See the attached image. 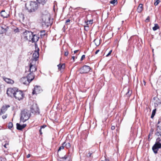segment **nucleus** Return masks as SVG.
I'll return each instance as SVG.
<instances>
[{
  "mask_svg": "<svg viewBox=\"0 0 161 161\" xmlns=\"http://www.w3.org/2000/svg\"><path fill=\"white\" fill-rule=\"evenodd\" d=\"M39 4L37 2L30 1L25 4V8L29 13L35 12L39 8Z\"/></svg>",
  "mask_w": 161,
  "mask_h": 161,
  "instance_id": "f257e3e1",
  "label": "nucleus"
},
{
  "mask_svg": "<svg viewBox=\"0 0 161 161\" xmlns=\"http://www.w3.org/2000/svg\"><path fill=\"white\" fill-rule=\"evenodd\" d=\"M30 116V111L27 109H25L21 112L20 121L23 123L25 122L29 119Z\"/></svg>",
  "mask_w": 161,
  "mask_h": 161,
  "instance_id": "f03ea898",
  "label": "nucleus"
},
{
  "mask_svg": "<svg viewBox=\"0 0 161 161\" xmlns=\"http://www.w3.org/2000/svg\"><path fill=\"white\" fill-rule=\"evenodd\" d=\"M42 16V24L43 26H48L50 24V19L49 16L46 15H49L47 12L43 14Z\"/></svg>",
  "mask_w": 161,
  "mask_h": 161,
  "instance_id": "7ed1b4c3",
  "label": "nucleus"
},
{
  "mask_svg": "<svg viewBox=\"0 0 161 161\" xmlns=\"http://www.w3.org/2000/svg\"><path fill=\"white\" fill-rule=\"evenodd\" d=\"M157 142L153 146L152 149L155 153H157L159 148L161 147V143L159 142H161V139L160 137H158L157 139Z\"/></svg>",
  "mask_w": 161,
  "mask_h": 161,
  "instance_id": "20e7f679",
  "label": "nucleus"
},
{
  "mask_svg": "<svg viewBox=\"0 0 161 161\" xmlns=\"http://www.w3.org/2000/svg\"><path fill=\"white\" fill-rule=\"evenodd\" d=\"M32 35V32L29 31H26L22 34L21 37L22 39L24 41L30 40L31 35Z\"/></svg>",
  "mask_w": 161,
  "mask_h": 161,
  "instance_id": "39448f33",
  "label": "nucleus"
},
{
  "mask_svg": "<svg viewBox=\"0 0 161 161\" xmlns=\"http://www.w3.org/2000/svg\"><path fill=\"white\" fill-rule=\"evenodd\" d=\"M31 113L34 114L40 113L39 109L37 104H33L31 107Z\"/></svg>",
  "mask_w": 161,
  "mask_h": 161,
  "instance_id": "423d86ee",
  "label": "nucleus"
},
{
  "mask_svg": "<svg viewBox=\"0 0 161 161\" xmlns=\"http://www.w3.org/2000/svg\"><path fill=\"white\" fill-rule=\"evenodd\" d=\"M14 97L16 99H17L18 100H20L23 98L24 94L22 91L16 90V91Z\"/></svg>",
  "mask_w": 161,
  "mask_h": 161,
  "instance_id": "0eeeda50",
  "label": "nucleus"
},
{
  "mask_svg": "<svg viewBox=\"0 0 161 161\" xmlns=\"http://www.w3.org/2000/svg\"><path fill=\"white\" fill-rule=\"evenodd\" d=\"M90 66L85 65L79 69L80 73L81 74L87 73L90 70Z\"/></svg>",
  "mask_w": 161,
  "mask_h": 161,
  "instance_id": "6e6552de",
  "label": "nucleus"
},
{
  "mask_svg": "<svg viewBox=\"0 0 161 161\" xmlns=\"http://www.w3.org/2000/svg\"><path fill=\"white\" fill-rule=\"evenodd\" d=\"M15 92L16 91H15L14 89L9 88H8L7 90V93L8 96L12 97H14Z\"/></svg>",
  "mask_w": 161,
  "mask_h": 161,
  "instance_id": "1a4fd4ad",
  "label": "nucleus"
},
{
  "mask_svg": "<svg viewBox=\"0 0 161 161\" xmlns=\"http://www.w3.org/2000/svg\"><path fill=\"white\" fill-rule=\"evenodd\" d=\"M39 39V37L37 35H33L32 33V35H31L30 40L29 41L32 42H35L38 40Z\"/></svg>",
  "mask_w": 161,
  "mask_h": 161,
  "instance_id": "9d476101",
  "label": "nucleus"
},
{
  "mask_svg": "<svg viewBox=\"0 0 161 161\" xmlns=\"http://www.w3.org/2000/svg\"><path fill=\"white\" fill-rule=\"evenodd\" d=\"M8 27L5 25L0 26V35L6 33L8 30Z\"/></svg>",
  "mask_w": 161,
  "mask_h": 161,
  "instance_id": "9b49d317",
  "label": "nucleus"
},
{
  "mask_svg": "<svg viewBox=\"0 0 161 161\" xmlns=\"http://www.w3.org/2000/svg\"><path fill=\"white\" fill-rule=\"evenodd\" d=\"M39 56V54L38 52L35 51L32 55V60L36 62Z\"/></svg>",
  "mask_w": 161,
  "mask_h": 161,
  "instance_id": "f8f14e48",
  "label": "nucleus"
},
{
  "mask_svg": "<svg viewBox=\"0 0 161 161\" xmlns=\"http://www.w3.org/2000/svg\"><path fill=\"white\" fill-rule=\"evenodd\" d=\"M36 70V68L35 64H33L31 63L30 64L29 72H30L33 73Z\"/></svg>",
  "mask_w": 161,
  "mask_h": 161,
  "instance_id": "ddd939ff",
  "label": "nucleus"
},
{
  "mask_svg": "<svg viewBox=\"0 0 161 161\" xmlns=\"http://www.w3.org/2000/svg\"><path fill=\"white\" fill-rule=\"evenodd\" d=\"M41 91V87L40 86H36L34 87L33 90L32 94H37L39 93Z\"/></svg>",
  "mask_w": 161,
  "mask_h": 161,
  "instance_id": "4468645a",
  "label": "nucleus"
},
{
  "mask_svg": "<svg viewBox=\"0 0 161 161\" xmlns=\"http://www.w3.org/2000/svg\"><path fill=\"white\" fill-rule=\"evenodd\" d=\"M21 82L23 84L26 85H28L31 82L26 77H24L21 78Z\"/></svg>",
  "mask_w": 161,
  "mask_h": 161,
  "instance_id": "2eb2a0df",
  "label": "nucleus"
},
{
  "mask_svg": "<svg viewBox=\"0 0 161 161\" xmlns=\"http://www.w3.org/2000/svg\"><path fill=\"white\" fill-rule=\"evenodd\" d=\"M153 99L155 100L154 105L155 107H157L159 105L161 104V101L158 97H154Z\"/></svg>",
  "mask_w": 161,
  "mask_h": 161,
  "instance_id": "dca6fc26",
  "label": "nucleus"
},
{
  "mask_svg": "<svg viewBox=\"0 0 161 161\" xmlns=\"http://www.w3.org/2000/svg\"><path fill=\"white\" fill-rule=\"evenodd\" d=\"M10 106L9 105H3L1 109L0 114L1 115L3 114L7 110V108L9 107Z\"/></svg>",
  "mask_w": 161,
  "mask_h": 161,
  "instance_id": "f3484780",
  "label": "nucleus"
},
{
  "mask_svg": "<svg viewBox=\"0 0 161 161\" xmlns=\"http://www.w3.org/2000/svg\"><path fill=\"white\" fill-rule=\"evenodd\" d=\"M3 78L8 84H12L14 82V81L10 78H7L4 76L3 77Z\"/></svg>",
  "mask_w": 161,
  "mask_h": 161,
  "instance_id": "a211bd4d",
  "label": "nucleus"
},
{
  "mask_svg": "<svg viewBox=\"0 0 161 161\" xmlns=\"http://www.w3.org/2000/svg\"><path fill=\"white\" fill-rule=\"evenodd\" d=\"M26 77L30 80V81L31 82L33 80L34 78V75L33 73L30 72Z\"/></svg>",
  "mask_w": 161,
  "mask_h": 161,
  "instance_id": "6ab92c4d",
  "label": "nucleus"
},
{
  "mask_svg": "<svg viewBox=\"0 0 161 161\" xmlns=\"http://www.w3.org/2000/svg\"><path fill=\"white\" fill-rule=\"evenodd\" d=\"M26 125V124H24L22 125H21L19 123H17L16 124V128L18 130H21L25 128Z\"/></svg>",
  "mask_w": 161,
  "mask_h": 161,
  "instance_id": "aec40b11",
  "label": "nucleus"
},
{
  "mask_svg": "<svg viewBox=\"0 0 161 161\" xmlns=\"http://www.w3.org/2000/svg\"><path fill=\"white\" fill-rule=\"evenodd\" d=\"M69 156L65 155L64 157L60 158V161H69Z\"/></svg>",
  "mask_w": 161,
  "mask_h": 161,
  "instance_id": "412c9836",
  "label": "nucleus"
},
{
  "mask_svg": "<svg viewBox=\"0 0 161 161\" xmlns=\"http://www.w3.org/2000/svg\"><path fill=\"white\" fill-rule=\"evenodd\" d=\"M1 16L3 18H7L9 16V14H7L5 11H2L0 13Z\"/></svg>",
  "mask_w": 161,
  "mask_h": 161,
  "instance_id": "4be33fe9",
  "label": "nucleus"
},
{
  "mask_svg": "<svg viewBox=\"0 0 161 161\" xmlns=\"http://www.w3.org/2000/svg\"><path fill=\"white\" fill-rule=\"evenodd\" d=\"M143 9V5L142 4H140L138 7L137 11L138 13H140L142 11Z\"/></svg>",
  "mask_w": 161,
  "mask_h": 161,
  "instance_id": "5701e85b",
  "label": "nucleus"
},
{
  "mask_svg": "<svg viewBox=\"0 0 161 161\" xmlns=\"http://www.w3.org/2000/svg\"><path fill=\"white\" fill-rule=\"evenodd\" d=\"M58 69L60 71H62L65 68V65L64 64H59L58 65Z\"/></svg>",
  "mask_w": 161,
  "mask_h": 161,
  "instance_id": "b1692460",
  "label": "nucleus"
},
{
  "mask_svg": "<svg viewBox=\"0 0 161 161\" xmlns=\"http://www.w3.org/2000/svg\"><path fill=\"white\" fill-rule=\"evenodd\" d=\"M62 145L64 146L67 148H69L70 147V143L68 142H67L66 141H65L63 144Z\"/></svg>",
  "mask_w": 161,
  "mask_h": 161,
  "instance_id": "393cba45",
  "label": "nucleus"
},
{
  "mask_svg": "<svg viewBox=\"0 0 161 161\" xmlns=\"http://www.w3.org/2000/svg\"><path fill=\"white\" fill-rule=\"evenodd\" d=\"M47 0H36L37 3L39 4H41L42 5H44L46 4Z\"/></svg>",
  "mask_w": 161,
  "mask_h": 161,
  "instance_id": "a878e982",
  "label": "nucleus"
},
{
  "mask_svg": "<svg viewBox=\"0 0 161 161\" xmlns=\"http://www.w3.org/2000/svg\"><path fill=\"white\" fill-rule=\"evenodd\" d=\"M159 27L158 24H154V26L153 28V30L154 31H155L158 29H159Z\"/></svg>",
  "mask_w": 161,
  "mask_h": 161,
  "instance_id": "bb28decb",
  "label": "nucleus"
},
{
  "mask_svg": "<svg viewBox=\"0 0 161 161\" xmlns=\"http://www.w3.org/2000/svg\"><path fill=\"white\" fill-rule=\"evenodd\" d=\"M132 93L131 91H130L129 89H128V91L127 93L125 94V96L127 97H130Z\"/></svg>",
  "mask_w": 161,
  "mask_h": 161,
  "instance_id": "cd10ccee",
  "label": "nucleus"
},
{
  "mask_svg": "<svg viewBox=\"0 0 161 161\" xmlns=\"http://www.w3.org/2000/svg\"><path fill=\"white\" fill-rule=\"evenodd\" d=\"M158 125L157 126V130L158 129V128L160 129V128L161 127V117L159 119L158 122Z\"/></svg>",
  "mask_w": 161,
  "mask_h": 161,
  "instance_id": "c85d7f7f",
  "label": "nucleus"
},
{
  "mask_svg": "<svg viewBox=\"0 0 161 161\" xmlns=\"http://www.w3.org/2000/svg\"><path fill=\"white\" fill-rule=\"evenodd\" d=\"M92 19L87 20V21L85 20V22L86 23L87 25H88V24H92Z\"/></svg>",
  "mask_w": 161,
  "mask_h": 161,
  "instance_id": "c756f323",
  "label": "nucleus"
},
{
  "mask_svg": "<svg viewBox=\"0 0 161 161\" xmlns=\"http://www.w3.org/2000/svg\"><path fill=\"white\" fill-rule=\"evenodd\" d=\"M156 109H155L153 110L152 113V115L151 116V118H153L154 117V116L155 113H156Z\"/></svg>",
  "mask_w": 161,
  "mask_h": 161,
  "instance_id": "7c9ffc66",
  "label": "nucleus"
},
{
  "mask_svg": "<svg viewBox=\"0 0 161 161\" xmlns=\"http://www.w3.org/2000/svg\"><path fill=\"white\" fill-rule=\"evenodd\" d=\"M45 35V30L42 31H41L40 36L41 37L44 36Z\"/></svg>",
  "mask_w": 161,
  "mask_h": 161,
  "instance_id": "2f4dec72",
  "label": "nucleus"
},
{
  "mask_svg": "<svg viewBox=\"0 0 161 161\" xmlns=\"http://www.w3.org/2000/svg\"><path fill=\"white\" fill-rule=\"evenodd\" d=\"M117 0H113L111 1L110 2V3L111 4L114 5L115 4H116L117 3Z\"/></svg>",
  "mask_w": 161,
  "mask_h": 161,
  "instance_id": "473e14b6",
  "label": "nucleus"
},
{
  "mask_svg": "<svg viewBox=\"0 0 161 161\" xmlns=\"http://www.w3.org/2000/svg\"><path fill=\"white\" fill-rule=\"evenodd\" d=\"M8 128L9 129H11L13 126V124L12 122H9L8 124Z\"/></svg>",
  "mask_w": 161,
  "mask_h": 161,
  "instance_id": "72a5a7b5",
  "label": "nucleus"
},
{
  "mask_svg": "<svg viewBox=\"0 0 161 161\" xmlns=\"http://www.w3.org/2000/svg\"><path fill=\"white\" fill-rule=\"evenodd\" d=\"M64 146H63V145H62V146H60V147H59V149H58V152H59V151H61V150H63V149H64Z\"/></svg>",
  "mask_w": 161,
  "mask_h": 161,
  "instance_id": "f704fd0d",
  "label": "nucleus"
},
{
  "mask_svg": "<svg viewBox=\"0 0 161 161\" xmlns=\"http://www.w3.org/2000/svg\"><path fill=\"white\" fill-rule=\"evenodd\" d=\"M70 21V20L69 19H68L65 21V24H66L67 25H69Z\"/></svg>",
  "mask_w": 161,
  "mask_h": 161,
  "instance_id": "c9c22d12",
  "label": "nucleus"
},
{
  "mask_svg": "<svg viewBox=\"0 0 161 161\" xmlns=\"http://www.w3.org/2000/svg\"><path fill=\"white\" fill-rule=\"evenodd\" d=\"M160 1L159 0H156V1L154 3V4L155 5H157L159 3Z\"/></svg>",
  "mask_w": 161,
  "mask_h": 161,
  "instance_id": "e433bc0d",
  "label": "nucleus"
},
{
  "mask_svg": "<svg viewBox=\"0 0 161 161\" xmlns=\"http://www.w3.org/2000/svg\"><path fill=\"white\" fill-rule=\"evenodd\" d=\"M92 154V153L89 152L87 155H86L87 157H90L91 156V155Z\"/></svg>",
  "mask_w": 161,
  "mask_h": 161,
  "instance_id": "4c0bfd02",
  "label": "nucleus"
},
{
  "mask_svg": "<svg viewBox=\"0 0 161 161\" xmlns=\"http://www.w3.org/2000/svg\"><path fill=\"white\" fill-rule=\"evenodd\" d=\"M150 19V17L149 16H148L147 18L146 19V20H145L146 22H148L149 21Z\"/></svg>",
  "mask_w": 161,
  "mask_h": 161,
  "instance_id": "58836bf2",
  "label": "nucleus"
},
{
  "mask_svg": "<svg viewBox=\"0 0 161 161\" xmlns=\"http://www.w3.org/2000/svg\"><path fill=\"white\" fill-rule=\"evenodd\" d=\"M112 50H110L108 53L106 55V56L107 57H108L109 55H110L112 52Z\"/></svg>",
  "mask_w": 161,
  "mask_h": 161,
  "instance_id": "ea45409f",
  "label": "nucleus"
},
{
  "mask_svg": "<svg viewBox=\"0 0 161 161\" xmlns=\"http://www.w3.org/2000/svg\"><path fill=\"white\" fill-rule=\"evenodd\" d=\"M7 116V115L6 114L5 115H3L2 116V118L3 119H5L6 118Z\"/></svg>",
  "mask_w": 161,
  "mask_h": 161,
  "instance_id": "a19ab883",
  "label": "nucleus"
},
{
  "mask_svg": "<svg viewBox=\"0 0 161 161\" xmlns=\"http://www.w3.org/2000/svg\"><path fill=\"white\" fill-rule=\"evenodd\" d=\"M69 54V52L68 51L65 52L64 55L65 56H67Z\"/></svg>",
  "mask_w": 161,
  "mask_h": 161,
  "instance_id": "79ce46f5",
  "label": "nucleus"
},
{
  "mask_svg": "<svg viewBox=\"0 0 161 161\" xmlns=\"http://www.w3.org/2000/svg\"><path fill=\"white\" fill-rule=\"evenodd\" d=\"M85 55H83L81 58V59H80L81 61H82L84 59V58H85Z\"/></svg>",
  "mask_w": 161,
  "mask_h": 161,
  "instance_id": "37998d69",
  "label": "nucleus"
},
{
  "mask_svg": "<svg viewBox=\"0 0 161 161\" xmlns=\"http://www.w3.org/2000/svg\"><path fill=\"white\" fill-rule=\"evenodd\" d=\"M97 41H98V40H97V39H95V40H94V42L95 43L96 45L97 46H98L99 45V44L98 43H97H97H96V42Z\"/></svg>",
  "mask_w": 161,
  "mask_h": 161,
  "instance_id": "c03bdc74",
  "label": "nucleus"
},
{
  "mask_svg": "<svg viewBox=\"0 0 161 161\" xmlns=\"http://www.w3.org/2000/svg\"><path fill=\"white\" fill-rule=\"evenodd\" d=\"M46 127V125H42V126L41 127H40V128L41 129H44L45 128V127Z\"/></svg>",
  "mask_w": 161,
  "mask_h": 161,
  "instance_id": "a18cd8bd",
  "label": "nucleus"
},
{
  "mask_svg": "<svg viewBox=\"0 0 161 161\" xmlns=\"http://www.w3.org/2000/svg\"><path fill=\"white\" fill-rule=\"evenodd\" d=\"M115 126H112L111 127V129L112 130H114L115 129Z\"/></svg>",
  "mask_w": 161,
  "mask_h": 161,
  "instance_id": "49530a36",
  "label": "nucleus"
},
{
  "mask_svg": "<svg viewBox=\"0 0 161 161\" xmlns=\"http://www.w3.org/2000/svg\"><path fill=\"white\" fill-rule=\"evenodd\" d=\"M42 129H41L40 128V129L39 130V132L41 135H42Z\"/></svg>",
  "mask_w": 161,
  "mask_h": 161,
  "instance_id": "de8ad7c7",
  "label": "nucleus"
},
{
  "mask_svg": "<svg viewBox=\"0 0 161 161\" xmlns=\"http://www.w3.org/2000/svg\"><path fill=\"white\" fill-rule=\"evenodd\" d=\"M8 145V144H6H6H5L4 145V147L5 148H7V147L6 146H7V145Z\"/></svg>",
  "mask_w": 161,
  "mask_h": 161,
  "instance_id": "09e8293b",
  "label": "nucleus"
},
{
  "mask_svg": "<svg viewBox=\"0 0 161 161\" xmlns=\"http://www.w3.org/2000/svg\"><path fill=\"white\" fill-rule=\"evenodd\" d=\"M88 26H85V30H87L88 29Z\"/></svg>",
  "mask_w": 161,
  "mask_h": 161,
  "instance_id": "8fccbe9b",
  "label": "nucleus"
},
{
  "mask_svg": "<svg viewBox=\"0 0 161 161\" xmlns=\"http://www.w3.org/2000/svg\"><path fill=\"white\" fill-rule=\"evenodd\" d=\"M99 50H97L96 52H95V54H97L99 52Z\"/></svg>",
  "mask_w": 161,
  "mask_h": 161,
  "instance_id": "3c124183",
  "label": "nucleus"
},
{
  "mask_svg": "<svg viewBox=\"0 0 161 161\" xmlns=\"http://www.w3.org/2000/svg\"><path fill=\"white\" fill-rule=\"evenodd\" d=\"M21 15L22 16V19L23 20L24 19V15H23V14H21Z\"/></svg>",
  "mask_w": 161,
  "mask_h": 161,
  "instance_id": "603ef678",
  "label": "nucleus"
},
{
  "mask_svg": "<svg viewBox=\"0 0 161 161\" xmlns=\"http://www.w3.org/2000/svg\"><path fill=\"white\" fill-rule=\"evenodd\" d=\"M30 156H31V155H30V154H28V155H27V158H29L30 157Z\"/></svg>",
  "mask_w": 161,
  "mask_h": 161,
  "instance_id": "864d4df0",
  "label": "nucleus"
},
{
  "mask_svg": "<svg viewBox=\"0 0 161 161\" xmlns=\"http://www.w3.org/2000/svg\"><path fill=\"white\" fill-rule=\"evenodd\" d=\"M78 51H79V50H76L74 51V54L76 53Z\"/></svg>",
  "mask_w": 161,
  "mask_h": 161,
  "instance_id": "5fc2aeb1",
  "label": "nucleus"
},
{
  "mask_svg": "<svg viewBox=\"0 0 161 161\" xmlns=\"http://www.w3.org/2000/svg\"><path fill=\"white\" fill-rule=\"evenodd\" d=\"M72 58H73V61L75 60V57L74 56H73L72 57Z\"/></svg>",
  "mask_w": 161,
  "mask_h": 161,
  "instance_id": "6e6d98bb",
  "label": "nucleus"
},
{
  "mask_svg": "<svg viewBox=\"0 0 161 161\" xmlns=\"http://www.w3.org/2000/svg\"><path fill=\"white\" fill-rule=\"evenodd\" d=\"M105 161H110L109 159L108 158H105Z\"/></svg>",
  "mask_w": 161,
  "mask_h": 161,
  "instance_id": "4d7b16f0",
  "label": "nucleus"
},
{
  "mask_svg": "<svg viewBox=\"0 0 161 161\" xmlns=\"http://www.w3.org/2000/svg\"><path fill=\"white\" fill-rule=\"evenodd\" d=\"M150 137V134H149V135H148V141L150 140H149Z\"/></svg>",
  "mask_w": 161,
  "mask_h": 161,
  "instance_id": "13d9d810",
  "label": "nucleus"
},
{
  "mask_svg": "<svg viewBox=\"0 0 161 161\" xmlns=\"http://www.w3.org/2000/svg\"><path fill=\"white\" fill-rule=\"evenodd\" d=\"M88 16V15H87V16H86V19H87V17Z\"/></svg>",
  "mask_w": 161,
  "mask_h": 161,
  "instance_id": "bf43d9fd",
  "label": "nucleus"
}]
</instances>
